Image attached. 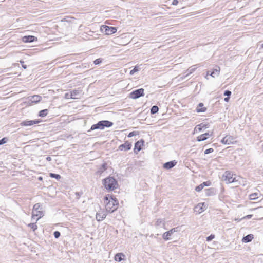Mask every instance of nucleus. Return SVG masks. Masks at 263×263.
Masks as SVG:
<instances>
[{
  "mask_svg": "<svg viewBox=\"0 0 263 263\" xmlns=\"http://www.w3.org/2000/svg\"><path fill=\"white\" fill-rule=\"evenodd\" d=\"M104 199L105 202V208L107 212L112 213L117 209L119 202L118 200L116 198L105 196Z\"/></svg>",
  "mask_w": 263,
  "mask_h": 263,
  "instance_id": "1",
  "label": "nucleus"
},
{
  "mask_svg": "<svg viewBox=\"0 0 263 263\" xmlns=\"http://www.w3.org/2000/svg\"><path fill=\"white\" fill-rule=\"evenodd\" d=\"M105 188L109 191H113L118 187L117 181L113 177H107L102 180Z\"/></svg>",
  "mask_w": 263,
  "mask_h": 263,
  "instance_id": "2",
  "label": "nucleus"
},
{
  "mask_svg": "<svg viewBox=\"0 0 263 263\" xmlns=\"http://www.w3.org/2000/svg\"><path fill=\"white\" fill-rule=\"evenodd\" d=\"M113 125V123L107 121V120H102L99 121L97 124H93L91 126L90 129L88 130L87 132H89L91 130H95V129H103L105 127H111Z\"/></svg>",
  "mask_w": 263,
  "mask_h": 263,
  "instance_id": "3",
  "label": "nucleus"
},
{
  "mask_svg": "<svg viewBox=\"0 0 263 263\" xmlns=\"http://www.w3.org/2000/svg\"><path fill=\"white\" fill-rule=\"evenodd\" d=\"M43 216V212L42 211L41 205L40 203H37L34 204L32 212V218H34L37 217L36 221Z\"/></svg>",
  "mask_w": 263,
  "mask_h": 263,
  "instance_id": "4",
  "label": "nucleus"
},
{
  "mask_svg": "<svg viewBox=\"0 0 263 263\" xmlns=\"http://www.w3.org/2000/svg\"><path fill=\"white\" fill-rule=\"evenodd\" d=\"M235 175L231 174L229 171H226L222 176V179L224 181H226L227 183H233L236 182V177H234Z\"/></svg>",
  "mask_w": 263,
  "mask_h": 263,
  "instance_id": "5",
  "label": "nucleus"
},
{
  "mask_svg": "<svg viewBox=\"0 0 263 263\" xmlns=\"http://www.w3.org/2000/svg\"><path fill=\"white\" fill-rule=\"evenodd\" d=\"M101 31L105 33V34H112L117 31V29L114 27H109L106 25H103L101 27Z\"/></svg>",
  "mask_w": 263,
  "mask_h": 263,
  "instance_id": "6",
  "label": "nucleus"
},
{
  "mask_svg": "<svg viewBox=\"0 0 263 263\" xmlns=\"http://www.w3.org/2000/svg\"><path fill=\"white\" fill-rule=\"evenodd\" d=\"M144 95V89L140 88L132 91L129 94V97L130 98L136 99L139 98L140 97L143 96Z\"/></svg>",
  "mask_w": 263,
  "mask_h": 263,
  "instance_id": "7",
  "label": "nucleus"
},
{
  "mask_svg": "<svg viewBox=\"0 0 263 263\" xmlns=\"http://www.w3.org/2000/svg\"><path fill=\"white\" fill-rule=\"evenodd\" d=\"M221 142L224 144L230 145L234 144L236 141L233 136L227 135L222 139Z\"/></svg>",
  "mask_w": 263,
  "mask_h": 263,
  "instance_id": "8",
  "label": "nucleus"
},
{
  "mask_svg": "<svg viewBox=\"0 0 263 263\" xmlns=\"http://www.w3.org/2000/svg\"><path fill=\"white\" fill-rule=\"evenodd\" d=\"M41 121L40 120H26L22 121L20 123V125L22 126H32L33 124H38L40 123Z\"/></svg>",
  "mask_w": 263,
  "mask_h": 263,
  "instance_id": "9",
  "label": "nucleus"
},
{
  "mask_svg": "<svg viewBox=\"0 0 263 263\" xmlns=\"http://www.w3.org/2000/svg\"><path fill=\"white\" fill-rule=\"evenodd\" d=\"M177 228H172L170 231H167V232L164 233L163 235H162L163 238L165 240H169L170 239V237H171L174 232H176L177 231Z\"/></svg>",
  "mask_w": 263,
  "mask_h": 263,
  "instance_id": "10",
  "label": "nucleus"
},
{
  "mask_svg": "<svg viewBox=\"0 0 263 263\" xmlns=\"http://www.w3.org/2000/svg\"><path fill=\"white\" fill-rule=\"evenodd\" d=\"M107 211H101L97 213L96 218L97 221L103 220L106 217Z\"/></svg>",
  "mask_w": 263,
  "mask_h": 263,
  "instance_id": "11",
  "label": "nucleus"
},
{
  "mask_svg": "<svg viewBox=\"0 0 263 263\" xmlns=\"http://www.w3.org/2000/svg\"><path fill=\"white\" fill-rule=\"evenodd\" d=\"M81 93L82 90L81 89L73 90L70 93V98L74 99H78L80 97Z\"/></svg>",
  "mask_w": 263,
  "mask_h": 263,
  "instance_id": "12",
  "label": "nucleus"
},
{
  "mask_svg": "<svg viewBox=\"0 0 263 263\" xmlns=\"http://www.w3.org/2000/svg\"><path fill=\"white\" fill-rule=\"evenodd\" d=\"M132 147V144L128 142H126L120 145L119 147V149L121 151H126L130 149Z\"/></svg>",
  "mask_w": 263,
  "mask_h": 263,
  "instance_id": "13",
  "label": "nucleus"
},
{
  "mask_svg": "<svg viewBox=\"0 0 263 263\" xmlns=\"http://www.w3.org/2000/svg\"><path fill=\"white\" fill-rule=\"evenodd\" d=\"M176 163L177 162L175 161V160L169 161L164 164L163 167L167 170L171 169L173 168L174 166H175Z\"/></svg>",
  "mask_w": 263,
  "mask_h": 263,
  "instance_id": "14",
  "label": "nucleus"
},
{
  "mask_svg": "<svg viewBox=\"0 0 263 263\" xmlns=\"http://www.w3.org/2000/svg\"><path fill=\"white\" fill-rule=\"evenodd\" d=\"M206 208V206L205 203H199L195 207L196 210L199 213H201L202 212L204 211Z\"/></svg>",
  "mask_w": 263,
  "mask_h": 263,
  "instance_id": "15",
  "label": "nucleus"
},
{
  "mask_svg": "<svg viewBox=\"0 0 263 263\" xmlns=\"http://www.w3.org/2000/svg\"><path fill=\"white\" fill-rule=\"evenodd\" d=\"M209 127V125L208 124H204V123H201L199 125H197L195 129H194V130H196V131H197L198 130L199 132H201L203 130V129H206Z\"/></svg>",
  "mask_w": 263,
  "mask_h": 263,
  "instance_id": "16",
  "label": "nucleus"
},
{
  "mask_svg": "<svg viewBox=\"0 0 263 263\" xmlns=\"http://www.w3.org/2000/svg\"><path fill=\"white\" fill-rule=\"evenodd\" d=\"M143 143L144 141L143 140L138 141L135 143L134 148V151L135 153H136V149H137V152H139L142 149V145H143Z\"/></svg>",
  "mask_w": 263,
  "mask_h": 263,
  "instance_id": "17",
  "label": "nucleus"
},
{
  "mask_svg": "<svg viewBox=\"0 0 263 263\" xmlns=\"http://www.w3.org/2000/svg\"><path fill=\"white\" fill-rule=\"evenodd\" d=\"M35 39V37L32 35L25 36L23 37L22 40L25 43H30L33 42Z\"/></svg>",
  "mask_w": 263,
  "mask_h": 263,
  "instance_id": "18",
  "label": "nucleus"
},
{
  "mask_svg": "<svg viewBox=\"0 0 263 263\" xmlns=\"http://www.w3.org/2000/svg\"><path fill=\"white\" fill-rule=\"evenodd\" d=\"M211 136L209 132L202 134L197 137V140L199 142L204 141L207 139V136Z\"/></svg>",
  "mask_w": 263,
  "mask_h": 263,
  "instance_id": "19",
  "label": "nucleus"
},
{
  "mask_svg": "<svg viewBox=\"0 0 263 263\" xmlns=\"http://www.w3.org/2000/svg\"><path fill=\"white\" fill-rule=\"evenodd\" d=\"M220 71V68L219 66H216V68L213 70V71L211 72L210 76L213 78H215L218 77L219 75Z\"/></svg>",
  "mask_w": 263,
  "mask_h": 263,
  "instance_id": "20",
  "label": "nucleus"
},
{
  "mask_svg": "<svg viewBox=\"0 0 263 263\" xmlns=\"http://www.w3.org/2000/svg\"><path fill=\"white\" fill-rule=\"evenodd\" d=\"M253 238H254V236L253 234H248L243 237L242 241L243 242L248 243V242L251 241Z\"/></svg>",
  "mask_w": 263,
  "mask_h": 263,
  "instance_id": "21",
  "label": "nucleus"
},
{
  "mask_svg": "<svg viewBox=\"0 0 263 263\" xmlns=\"http://www.w3.org/2000/svg\"><path fill=\"white\" fill-rule=\"evenodd\" d=\"M41 97L39 95H34L31 97L30 101L31 103H37L41 100Z\"/></svg>",
  "mask_w": 263,
  "mask_h": 263,
  "instance_id": "22",
  "label": "nucleus"
},
{
  "mask_svg": "<svg viewBox=\"0 0 263 263\" xmlns=\"http://www.w3.org/2000/svg\"><path fill=\"white\" fill-rule=\"evenodd\" d=\"M206 110V108L203 107V104L202 103H200L196 108L197 112H205Z\"/></svg>",
  "mask_w": 263,
  "mask_h": 263,
  "instance_id": "23",
  "label": "nucleus"
},
{
  "mask_svg": "<svg viewBox=\"0 0 263 263\" xmlns=\"http://www.w3.org/2000/svg\"><path fill=\"white\" fill-rule=\"evenodd\" d=\"M198 65H194V66H192L191 67H190L187 70V73L184 76V77H187L189 74H191L192 73H193L195 70L197 68L196 66H197Z\"/></svg>",
  "mask_w": 263,
  "mask_h": 263,
  "instance_id": "24",
  "label": "nucleus"
},
{
  "mask_svg": "<svg viewBox=\"0 0 263 263\" xmlns=\"http://www.w3.org/2000/svg\"><path fill=\"white\" fill-rule=\"evenodd\" d=\"M124 255L123 253H117L115 256V260L117 261H121L123 260L122 257H124Z\"/></svg>",
  "mask_w": 263,
  "mask_h": 263,
  "instance_id": "25",
  "label": "nucleus"
},
{
  "mask_svg": "<svg viewBox=\"0 0 263 263\" xmlns=\"http://www.w3.org/2000/svg\"><path fill=\"white\" fill-rule=\"evenodd\" d=\"M48 109H43V110H41L39 112V116L40 117H45L46 116H47V115L48 114Z\"/></svg>",
  "mask_w": 263,
  "mask_h": 263,
  "instance_id": "26",
  "label": "nucleus"
},
{
  "mask_svg": "<svg viewBox=\"0 0 263 263\" xmlns=\"http://www.w3.org/2000/svg\"><path fill=\"white\" fill-rule=\"evenodd\" d=\"M106 164L105 163H104L102 165L101 167L99 168V169L98 171V173L99 174H102L105 170H106Z\"/></svg>",
  "mask_w": 263,
  "mask_h": 263,
  "instance_id": "27",
  "label": "nucleus"
},
{
  "mask_svg": "<svg viewBox=\"0 0 263 263\" xmlns=\"http://www.w3.org/2000/svg\"><path fill=\"white\" fill-rule=\"evenodd\" d=\"M159 110V108L157 106L154 105L151 109V113L152 114H155L157 113Z\"/></svg>",
  "mask_w": 263,
  "mask_h": 263,
  "instance_id": "28",
  "label": "nucleus"
},
{
  "mask_svg": "<svg viewBox=\"0 0 263 263\" xmlns=\"http://www.w3.org/2000/svg\"><path fill=\"white\" fill-rule=\"evenodd\" d=\"M28 227L30 228L33 231H35L37 228V226L35 223H30L28 224Z\"/></svg>",
  "mask_w": 263,
  "mask_h": 263,
  "instance_id": "29",
  "label": "nucleus"
},
{
  "mask_svg": "<svg viewBox=\"0 0 263 263\" xmlns=\"http://www.w3.org/2000/svg\"><path fill=\"white\" fill-rule=\"evenodd\" d=\"M258 194L257 193L251 194L250 195V199L251 200H255L258 198Z\"/></svg>",
  "mask_w": 263,
  "mask_h": 263,
  "instance_id": "30",
  "label": "nucleus"
},
{
  "mask_svg": "<svg viewBox=\"0 0 263 263\" xmlns=\"http://www.w3.org/2000/svg\"><path fill=\"white\" fill-rule=\"evenodd\" d=\"M49 175L51 178H55L58 180L61 178V176L59 174L51 173Z\"/></svg>",
  "mask_w": 263,
  "mask_h": 263,
  "instance_id": "31",
  "label": "nucleus"
},
{
  "mask_svg": "<svg viewBox=\"0 0 263 263\" xmlns=\"http://www.w3.org/2000/svg\"><path fill=\"white\" fill-rule=\"evenodd\" d=\"M164 221L162 219H158L156 222L155 225L156 226H159L161 223L164 224Z\"/></svg>",
  "mask_w": 263,
  "mask_h": 263,
  "instance_id": "32",
  "label": "nucleus"
},
{
  "mask_svg": "<svg viewBox=\"0 0 263 263\" xmlns=\"http://www.w3.org/2000/svg\"><path fill=\"white\" fill-rule=\"evenodd\" d=\"M139 69V68L138 66H135L133 70H130V74L133 75L135 72L138 71Z\"/></svg>",
  "mask_w": 263,
  "mask_h": 263,
  "instance_id": "33",
  "label": "nucleus"
},
{
  "mask_svg": "<svg viewBox=\"0 0 263 263\" xmlns=\"http://www.w3.org/2000/svg\"><path fill=\"white\" fill-rule=\"evenodd\" d=\"M8 139L6 137H4L0 140V145H3L8 141Z\"/></svg>",
  "mask_w": 263,
  "mask_h": 263,
  "instance_id": "34",
  "label": "nucleus"
},
{
  "mask_svg": "<svg viewBox=\"0 0 263 263\" xmlns=\"http://www.w3.org/2000/svg\"><path fill=\"white\" fill-rule=\"evenodd\" d=\"M203 189V186L202 184H200L195 188V191L197 192H200Z\"/></svg>",
  "mask_w": 263,
  "mask_h": 263,
  "instance_id": "35",
  "label": "nucleus"
},
{
  "mask_svg": "<svg viewBox=\"0 0 263 263\" xmlns=\"http://www.w3.org/2000/svg\"><path fill=\"white\" fill-rule=\"evenodd\" d=\"M215 238V235L211 234L208 237H206V241H210L212 240H213Z\"/></svg>",
  "mask_w": 263,
  "mask_h": 263,
  "instance_id": "36",
  "label": "nucleus"
},
{
  "mask_svg": "<svg viewBox=\"0 0 263 263\" xmlns=\"http://www.w3.org/2000/svg\"><path fill=\"white\" fill-rule=\"evenodd\" d=\"M138 134V132L136 131H133L130 133L128 135V137H132L133 136H136Z\"/></svg>",
  "mask_w": 263,
  "mask_h": 263,
  "instance_id": "37",
  "label": "nucleus"
},
{
  "mask_svg": "<svg viewBox=\"0 0 263 263\" xmlns=\"http://www.w3.org/2000/svg\"><path fill=\"white\" fill-rule=\"evenodd\" d=\"M202 185H203V187L204 186H209L211 185V182L209 181H206V182H203L202 183H201Z\"/></svg>",
  "mask_w": 263,
  "mask_h": 263,
  "instance_id": "38",
  "label": "nucleus"
},
{
  "mask_svg": "<svg viewBox=\"0 0 263 263\" xmlns=\"http://www.w3.org/2000/svg\"><path fill=\"white\" fill-rule=\"evenodd\" d=\"M213 151H214L213 148H209V149H206V150L204 151V154H210V153H211L213 152Z\"/></svg>",
  "mask_w": 263,
  "mask_h": 263,
  "instance_id": "39",
  "label": "nucleus"
},
{
  "mask_svg": "<svg viewBox=\"0 0 263 263\" xmlns=\"http://www.w3.org/2000/svg\"><path fill=\"white\" fill-rule=\"evenodd\" d=\"M54 236L55 238H58L60 236V232L59 231H55L53 233Z\"/></svg>",
  "mask_w": 263,
  "mask_h": 263,
  "instance_id": "40",
  "label": "nucleus"
},
{
  "mask_svg": "<svg viewBox=\"0 0 263 263\" xmlns=\"http://www.w3.org/2000/svg\"><path fill=\"white\" fill-rule=\"evenodd\" d=\"M102 62V60L101 59H97L95 60L93 62L95 65H98L99 64Z\"/></svg>",
  "mask_w": 263,
  "mask_h": 263,
  "instance_id": "41",
  "label": "nucleus"
},
{
  "mask_svg": "<svg viewBox=\"0 0 263 263\" xmlns=\"http://www.w3.org/2000/svg\"><path fill=\"white\" fill-rule=\"evenodd\" d=\"M231 91H230V90H226L224 92V96H227V97H230L231 95Z\"/></svg>",
  "mask_w": 263,
  "mask_h": 263,
  "instance_id": "42",
  "label": "nucleus"
},
{
  "mask_svg": "<svg viewBox=\"0 0 263 263\" xmlns=\"http://www.w3.org/2000/svg\"><path fill=\"white\" fill-rule=\"evenodd\" d=\"M212 190H213L212 189H208L207 191H206V194L208 196H210L211 195V193H210V192H211Z\"/></svg>",
  "mask_w": 263,
  "mask_h": 263,
  "instance_id": "43",
  "label": "nucleus"
},
{
  "mask_svg": "<svg viewBox=\"0 0 263 263\" xmlns=\"http://www.w3.org/2000/svg\"><path fill=\"white\" fill-rule=\"evenodd\" d=\"M178 4V0H173L172 2V4L173 5H177Z\"/></svg>",
  "mask_w": 263,
  "mask_h": 263,
  "instance_id": "44",
  "label": "nucleus"
},
{
  "mask_svg": "<svg viewBox=\"0 0 263 263\" xmlns=\"http://www.w3.org/2000/svg\"><path fill=\"white\" fill-rule=\"evenodd\" d=\"M65 98H70V93H67L65 94Z\"/></svg>",
  "mask_w": 263,
  "mask_h": 263,
  "instance_id": "45",
  "label": "nucleus"
},
{
  "mask_svg": "<svg viewBox=\"0 0 263 263\" xmlns=\"http://www.w3.org/2000/svg\"><path fill=\"white\" fill-rule=\"evenodd\" d=\"M229 99H230V97H227L226 98H225L224 99V100L226 101V102H228L229 101Z\"/></svg>",
  "mask_w": 263,
  "mask_h": 263,
  "instance_id": "46",
  "label": "nucleus"
},
{
  "mask_svg": "<svg viewBox=\"0 0 263 263\" xmlns=\"http://www.w3.org/2000/svg\"><path fill=\"white\" fill-rule=\"evenodd\" d=\"M46 160L48 161H50L51 160V158L50 157H47L46 158Z\"/></svg>",
  "mask_w": 263,
  "mask_h": 263,
  "instance_id": "47",
  "label": "nucleus"
},
{
  "mask_svg": "<svg viewBox=\"0 0 263 263\" xmlns=\"http://www.w3.org/2000/svg\"><path fill=\"white\" fill-rule=\"evenodd\" d=\"M210 73H210V71H208L207 72V74H206V76L205 77V78H206V79H208V76H209V75L210 76Z\"/></svg>",
  "mask_w": 263,
  "mask_h": 263,
  "instance_id": "48",
  "label": "nucleus"
},
{
  "mask_svg": "<svg viewBox=\"0 0 263 263\" xmlns=\"http://www.w3.org/2000/svg\"><path fill=\"white\" fill-rule=\"evenodd\" d=\"M22 67L24 69H26L27 68V66L26 65L22 64Z\"/></svg>",
  "mask_w": 263,
  "mask_h": 263,
  "instance_id": "49",
  "label": "nucleus"
},
{
  "mask_svg": "<svg viewBox=\"0 0 263 263\" xmlns=\"http://www.w3.org/2000/svg\"><path fill=\"white\" fill-rule=\"evenodd\" d=\"M42 179H43V178H42V177H39V180L41 181V180H42Z\"/></svg>",
  "mask_w": 263,
  "mask_h": 263,
  "instance_id": "50",
  "label": "nucleus"
},
{
  "mask_svg": "<svg viewBox=\"0 0 263 263\" xmlns=\"http://www.w3.org/2000/svg\"><path fill=\"white\" fill-rule=\"evenodd\" d=\"M251 216H252V215H248V216H247V217H248V218H250Z\"/></svg>",
  "mask_w": 263,
  "mask_h": 263,
  "instance_id": "51",
  "label": "nucleus"
},
{
  "mask_svg": "<svg viewBox=\"0 0 263 263\" xmlns=\"http://www.w3.org/2000/svg\"><path fill=\"white\" fill-rule=\"evenodd\" d=\"M261 48H263V44H262L261 45Z\"/></svg>",
  "mask_w": 263,
  "mask_h": 263,
  "instance_id": "52",
  "label": "nucleus"
},
{
  "mask_svg": "<svg viewBox=\"0 0 263 263\" xmlns=\"http://www.w3.org/2000/svg\"><path fill=\"white\" fill-rule=\"evenodd\" d=\"M21 63H24V61H22H22H21Z\"/></svg>",
  "mask_w": 263,
  "mask_h": 263,
  "instance_id": "53",
  "label": "nucleus"
}]
</instances>
